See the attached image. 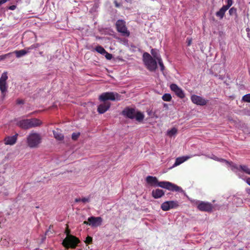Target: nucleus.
<instances>
[{
    "mask_svg": "<svg viewBox=\"0 0 250 250\" xmlns=\"http://www.w3.org/2000/svg\"><path fill=\"white\" fill-rule=\"evenodd\" d=\"M143 60L146 68L150 71H155L157 68V60L147 52H145L143 55Z\"/></svg>",
    "mask_w": 250,
    "mask_h": 250,
    "instance_id": "5",
    "label": "nucleus"
},
{
    "mask_svg": "<svg viewBox=\"0 0 250 250\" xmlns=\"http://www.w3.org/2000/svg\"><path fill=\"white\" fill-rule=\"evenodd\" d=\"M114 3L115 4V6L116 7H119L120 6V4L119 3L117 0H114Z\"/></svg>",
    "mask_w": 250,
    "mask_h": 250,
    "instance_id": "41",
    "label": "nucleus"
},
{
    "mask_svg": "<svg viewBox=\"0 0 250 250\" xmlns=\"http://www.w3.org/2000/svg\"><path fill=\"white\" fill-rule=\"evenodd\" d=\"M99 100L104 102L107 100L120 101L121 100V96L116 92H106L101 94L99 97Z\"/></svg>",
    "mask_w": 250,
    "mask_h": 250,
    "instance_id": "7",
    "label": "nucleus"
},
{
    "mask_svg": "<svg viewBox=\"0 0 250 250\" xmlns=\"http://www.w3.org/2000/svg\"><path fill=\"white\" fill-rule=\"evenodd\" d=\"M45 238H46L45 236H44L43 237H42V242H43L44 240L45 239Z\"/></svg>",
    "mask_w": 250,
    "mask_h": 250,
    "instance_id": "45",
    "label": "nucleus"
},
{
    "mask_svg": "<svg viewBox=\"0 0 250 250\" xmlns=\"http://www.w3.org/2000/svg\"><path fill=\"white\" fill-rule=\"evenodd\" d=\"M165 195V191L159 188H156L152 190L151 192V196L154 199H159L163 197Z\"/></svg>",
    "mask_w": 250,
    "mask_h": 250,
    "instance_id": "17",
    "label": "nucleus"
},
{
    "mask_svg": "<svg viewBox=\"0 0 250 250\" xmlns=\"http://www.w3.org/2000/svg\"><path fill=\"white\" fill-rule=\"evenodd\" d=\"M54 137L55 139L58 140H62L63 139L64 136L62 133H61V131L58 129L56 130H54L53 131Z\"/></svg>",
    "mask_w": 250,
    "mask_h": 250,
    "instance_id": "21",
    "label": "nucleus"
},
{
    "mask_svg": "<svg viewBox=\"0 0 250 250\" xmlns=\"http://www.w3.org/2000/svg\"><path fill=\"white\" fill-rule=\"evenodd\" d=\"M80 135V133L79 132L78 133H73L72 134V139L74 141H76Z\"/></svg>",
    "mask_w": 250,
    "mask_h": 250,
    "instance_id": "31",
    "label": "nucleus"
},
{
    "mask_svg": "<svg viewBox=\"0 0 250 250\" xmlns=\"http://www.w3.org/2000/svg\"><path fill=\"white\" fill-rule=\"evenodd\" d=\"M229 14L230 15H232L233 14H236L237 12V10L234 7H232L229 10Z\"/></svg>",
    "mask_w": 250,
    "mask_h": 250,
    "instance_id": "34",
    "label": "nucleus"
},
{
    "mask_svg": "<svg viewBox=\"0 0 250 250\" xmlns=\"http://www.w3.org/2000/svg\"><path fill=\"white\" fill-rule=\"evenodd\" d=\"M127 2H131L132 1V0H125Z\"/></svg>",
    "mask_w": 250,
    "mask_h": 250,
    "instance_id": "46",
    "label": "nucleus"
},
{
    "mask_svg": "<svg viewBox=\"0 0 250 250\" xmlns=\"http://www.w3.org/2000/svg\"><path fill=\"white\" fill-rule=\"evenodd\" d=\"M95 50L98 52L99 53L104 55L105 53H106V50L104 49L103 47L100 45H98L96 47Z\"/></svg>",
    "mask_w": 250,
    "mask_h": 250,
    "instance_id": "24",
    "label": "nucleus"
},
{
    "mask_svg": "<svg viewBox=\"0 0 250 250\" xmlns=\"http://www.w3.org/2000/svg\"><path fill=\"white\" fill-rule=\"evenodd\" d=\"M50 231L49 230V229H48L45 232V235H48V233L50 232Z\"/></svg>",
    "mask_w": 250,
    "mask_h": 250,
    "instance_id": "44",
    "label": "nucleus"
},
{
    "mask_svg": "<svg viewBox=\"0 0 250 250\" xmlns=\"http://www.w3.org/2000/svg\"><path fill=\"white\" fill-rule=\"evenodd\" d=\"M110 106L109 102H104L98 106L97 111L100 114H103L109 109Z\"/></svg>",
    "mask_w": 250,
    "mask_h": 250,
    "instance_id": "16",
    "label": "nucleus"
},
{
    "mask_svg": "<svg viewBox=\"0 0 250 250\" xmlns=\"http://www.w3.org/2000/svg\"><path fill=\"white\" fill-rule=\"evenodd\" d=\"M28 52V51H26L25 49H22L21 50H16L14 51V53L16 55L17 58L21 57L26 54Z\"/></svg>",
    "mask_w": 250,
    "mask_h": 250,
    "instance_id": "22",
    "label": "nucleus"
},
{
    "mask_svg": "<svg viewBox=\"0 0 250 250\" xmlns=\"http://www.w3.org/2000/svg\"><path fill=\"white\" fill-rule=\"evenodd\" d=\"M245 181L250 186V177L247 178L245 179Z\"/></svg>",
    "mask_w": 250,
    "mask_h": 250,
    "instance_id": "42",
    "label": "nucleus"
},
{
    "mask_svg": "<svg viewBox=\"0 0 250 250\" xmlns=\"http://www.w3.org/2000/svg\"><path fill=\"white\" fill-rule=\"evenodd\" d=\"M105 57L107 60H111L112 58V55L106 52L105 53Z\"/></svg>",
    "mask_w": 250,
    "mask_h": 250,
    "instance_id": "36",
    "label": "nucleus"
},
{
    "mask_svg": "<svg viewBox=\"0 0 250 250\" xmlns=\"http://www.w3.org/2000/svg\"><path fill=\"white\" fill-rule=\"evenodd\" d=\"M246 31H247V32L249 31H250V29H249V28H247L246 29Z\"/></svg>",
    "mask_w": 250,
    "mask_h": 250,
    "instance_id": "49",
    "label": "nucleus"
},
{
    "mask_svg": "<svg viewBox=\"0 0 250 250\" xmlns=\"http://www.w3.org/2000/svg\"><path fill=\"white\" fill-rule=\"evenodd\" d=\"M16 103L18 104H23L24 101L22 99H18L16 101Z\"/></svg>",
    "mask_w": 250,
    "mask_h": 250,
    "instance_id": "39",
    "label": "nucleus"
},
{
    "mask_svg": "<svg viewBox=\"0 0 250 250\" xmlns=\"http://www.w3.org/2000/svg\"><path fill=\"white\" fill-rule=\"evenodd\" d=\"M191 101L194 104L202 106L206 105L208 103V100L196 95H192L191 96Z\"/></svg>",
    "mask_w": 250,
    "mask_h": 250,
    "instance_id": "15",
    "label": "nucleus"
},
{
    "mask_svg": "<svg viewBox=\"0 0 250 250\" xmlns=\"http://www.w3.org/2000/svg\"><path fill=\"white\" fill-rule=\"evenodd\" d=\"M170 88L171 91L174 92L175 95L180 99H183L185 94L183 89L179 87L176 84L172 83L170 85Z\"/></svg>",
    "mask_w": 250,
    "mask_h": 250,
    "instance_id": "14",
    "label": "nucleus"
},
{
    "mask_svg": "<svg viewBox=\"0 0 250 250\" xmlns=\"http://www.w3.org/2000/svg\"><path fill=\"white\" fill-rule=\"evenodd\" d=\"M227 10L228 9L223 6L216 13V17L219 18L220 20L222 19Z\"/></svg>",
    "mask_w": 250,
    "mask_h": 250,
    "instance_id": "20",
    "label": "nucleus"
},
{
    "mask_svg": "<svg viewBox=\"0 0 250 250\" xmlns=\"http://www.w3.org/2000/svg\"><path fill=\"white\" fill-rule=\"evenodd\" d=\"M92 237L89 236H87V237L85 239V240L84 241V242L86 244H90L92 242Z\"/></svg>",
    "mask_w": 250,
    "mask_h": 250,
    "instance_id": "32",
    "label": "nucleus"
},
{
    "mask_svg": "<svg viewBox=\"0 0 250 250\" xmlns=\"http://www.w3.org/2000/svg\"><path fill=\"white\" fill-rule=\"evenodd\" d=\"M146 183L151 187H160L166 189L171 191H176L183 193L186 195V193L181 187L178 186L168 181H159L156 177L152 176H148L146 179Z\"/></svg>",
    "mask_w": 250,
    "mask_h": 250,
    "instance_id": "1",
    "label": "nucleus"
},
{
    "mask_svg": "<svg viewBox=\"0 0 250 250\" xmlns=\"http://www.w3.org/2000/svg\"><path fill=\"white\" fill-rule=\"evenodd\" d=\"M177 133V129L173 127L171 128L170 130L167 131V135L169 136H172L174 135H175Z\"/></svg>",
    "mask_w": 250,
    "mask_h": 250,
    "instance_id": "27",
    "label": "nucleus"
},
{
    "mask_svg": "<svg viewBox=\"0 0 250 250\" xmlns=\"http://www.w3.org/2000/svg\"><path fill=\"white\" fill-rule=\"evenodd\" d=\"M248 37L250 38V34L249 33H248Z\"/></svg>",
    "mask_w": 250,
    "mask_h": 250,
    "instance_id": "50",
    "label": "nucleus"
},
{
    "mask_svg": "<svg viewBox=\"0 0 250 250\" xmlns=\"http://www.w3.org/2000/svg\"><path fill=\"white\" fill-rule=\"evenodd\" d=\"M40 44L39 43H35V44H32V45H31L29 48H28V50H30V49H35V48H38L40 46Z\"/></svg>",
    "mask_w": 250,
    "mask_h": 250,
    "instance_id": "35",
    "label": "nucleus"
},
{
    "mask_svg": "<svg viewBox=\"0 0 250 250\" xmlns=\"http://www.w3.org/2000/svg\"><path fill=\"white\" fill-rule=\"evenodd\" d=\"M3 1V0H0V5L2 4H3L4 3H2V1Z\"/></svg>",
    "mask_w": 250,
    "mask_h": 250,
    "instance_id": "47",
    "label": "nucleus"
},
{
    "mask_svg": "<svg viewBox=\"0 0 250 250\" xmlns=\"http://www.w3.org/2000/svg\"><path fill=\"white\" fill-rule=\"evenodd\" d=\"M16 8V6L15 5H11V6H10L9 7H8V9L11 10H15V9Z\"/></svg>",
    "mask_w": 250,
    "mask_h": 250,
    "instance_id": "40",
    "label": "nucleus"
},
{
    "mask_svg": "<svg viewBox=\"0 0 250 250\" xmlns=\"http://www.w3.org/2000/svg\"><path fill=\"white\" fill-rule=\"evenodd\" d=\"M179 206L178 201L175 200L166 201L161 205V209L164 211H168L172 208H176Z\"/></svg>",
    "mask_w": 250,
    "mask_h": 250,
    "instance_id": "12",
    "label": "nucleus"
},
{
    "mask_svg": "<svg viewBox=\"0 0 250 250\" xmlns=\"http://www.w3.org/2000/svg\"><path fill=\"white\" fill-rule=\"evenodd\" d=\"M12 54V53H7L3 55L0 56V61L3 60L7 58V57H10Z\"/></svg>",
    "mask_w": 250,
    "mask_h": 250,
    "instance_id": "33",
    "label": "nucleus"
},
{
    "mask_svg": "<svg viewBox=\"0 0 250 250\" xmlns=\"http://www.w3.org/2000/svg\"><path fill=\"white\" fill-rule=\"evenodd\" d=\"M79 243H80V240L77 237L71 234H68L63 240L62 245L66 249H74Z\"/></svg>",
    "mask_w": 250,
    "mask_h": 250,
    "instance_id": "6",
    "label": "nucleus"
},
{
    "mask_svg": "<svg viewBox=\"0 0 250 250\" xmlns=\"http://www.w3.org/2000/svg\"><path fill=\"white\" fill-rule=\"evenodd\" d=\"M238 175H239V177H240V178H241L243 179V176H242V175H240V174H238Z\"/></svg>",
    "mask_w": 250,
    "mask_h": 250,
    "instance_id": "48",
    "label": "nucleus"
},
{
    "mask_svg": "<svg viewBox=\"0 0 250 250\" xmlns=\"http://www.w3.org/2000/svg\"><path fill=\"white\" fill-rule=\"evenodd\" d=\"M162 98L164 101L170 102L172 99V97L170 94L166 93L163 95Z\"/></svg>",
    "mask_w": 250,
    "mask_h": 250,
    "instance_id": "25",
    "label": "nucleus"
},
{
    "mask_svg": "<svg viewBox=\"0 0 250 250\" xmlns=\"http://www.w3.org/2000/svg\"><path fill=\"white\" fill-rule=\"evenodd\" d=\"M41 139L42 138L39 134L31 133L27 138L28 145L30 147H36L41 143Z\"/></svg>",
    "mask_w": 250,
    "mask_h": 250,
    "instance_id": "8",
    "label": "nucleus"
},
{
    "mask_svg": "<svg viewBox=\"0 0 250 250\" xmlns=\"http://www.w3.org/2000/svg\"><path fill=\"white\" fill-rule=\"evenodd\" d=\"M158 62V63L160 67V69H161V71L163 72L164 70H165V66L163 64V61H162V58L161 59H159V60L158 61H157Z\"/></svg>",
    "mask_w": 250,
    "mask_h": 250,
    "instance_id": "28",
    "label": "nucleus"
},
{
    "mask_svg": "<svg viewBox=\"0 0 250 250\" xmlns=\"http://www.w3.org/2000/svg\"><path fill=\"white\" fill-rule=\"evenodd\" d=\"M103 219L101 217H89L87 221H84L83 224L91 226L92 228H96L102 225Z\"/></svg>",
    "mask_w": 250,
    "mask_h": 250,
    "instance_id": "11",
    "label": "nucleus"
},
{
    "mask_svg": "<svg viewBox=\"0 0 250 250\" xmlns=\"http://www.w3.org/2000/svg\"><path fill=\"white\" fill-rule=\"evenodd\" d=\"M232 0H227V5H223V6L228 10L229 8V7L232 5Z\"/></svg>",
    "mask_w": 250,
    "mask_h": 250,
    "instance_id": "30",
    "label": "nucleus"
},
{
    "mask_svg": "<svg viewBox=\"0 0 250 250\" xmlns=\"http://www.w3.org/2000/svg\"><path fill=\"white\" fill-rule=\"evenodd\" d=\"M189 158L190 157H177V159H176L175 163L173 164V165L172 167H170L169 168H173L175 167H177V166L180 165L183 162L187 161Z\"/></svg>",
    "mask_w": 250,
    "mask_h": 250,
    "instance_id": "19",
    "label": "nucleus"
},
{
    "mask_svg": "<svg viewBox=\"0 0 250 250\" xmlns=\"http://www.w3.org/2000/svg\"><path fill=\"white\" fill-rule=\"evenodd\" d=\"M17 141V136L7 137L4 139L5 144L13 145L16 143Z\"/></svg>",
    "mask_w": 250,
    "mask_h": 250,
    "instance_id": "18",
    "label": "nucleus"
},
{
    "mask_svg": "<svg viewBox=\"0 0 250 250\" xmlns=\"http://www.w3.org/2000/svg\"><path fill=\"white\" fill-rule=\"evenodd\" d=\"M42 122L37 118L31 119H23L17 122V125L21 128L24 129H27L41 125Z\"/></svg>",
    "mask_w": 250,
    "mask_h": 250,
    "instance_id": "3",
    "label": "nucleus"
},
{
    "mask_svg": "<svg viewBox=\"0 0 250 250\" xmlns=\"http://www.w3.org/2000/svg\"><path fill=\"white\" fill-rule=\"evenodd\" d=\"M213 159L220 161V162H225L226 164H229L231 167V169L232 170H234V171L236 172V171H238L239 172H243L247 174L250 175V168L248 167V166L245 165H237L236 164H233L232 162H229L225 159L220 158L219 157H210Z\"/></svg>",
    "mask_w": 250,
    "mask_h": 250,
    "instance_id": "4",
    "label": "nucleus"
},
{
    "mask_svg": "<svg viewBox=\"0 0 250 250\" xmlns=\"http://www.w3.org/2000/svg\"><path fill=\"white\" fill-rule=\"evenodd\" d=\"M242 100L245 102L250 103V94L244 95L242 97Z\"/></svg>",
    "mask_w": 250,
    "mask_h": 250,
    "instance_id": "29",
    "label": "nucleus"
},
{
    "mask_svg": "<svg viewBox=\"0 0 250 250\" xmlns=\"http://www.w3.org/2000/svg\"><path fill=\"white\" fill-rule=\"evenodd\" d=\"M8 79L7 72H3L0 78V90L1 92V97L2 100L5 97L7 92L8 86L6 83V81Z\"/></svg>",
    "mask_w": 250,
    "mask_h": 250,
    "instance_id": "9",
    "label": "nucleus"
},
{
    "mask_svg": "<svg viewBox=\"0 0 250 250\" xmlns=\"http://www.w3.org/2000/svg\"><path fill=\"white\" fill-rule=\"evenodd\" d=\"M81 198H76L75 199V202H81Z\"/></svg>",
    "mask_w": 250,
    "mask_h": 250,
    "instance_id": "43",
    "label": "nucleus"
},
{
    "mask_svg": "<svg viewBox=\"0 0 250 250\" xmlns=\"http://www.w3.org/2000/svg\"><path fill=\"white\" fill-rule=\"evenodd\" d=\"M151 53L153 56V58L157 61H158L159 59H161L160 55L156 52V51L152 49L151 50Z\"/></svg>",
    "mask_w": 250,
    "mask_h": 250,
    "instance_id": "23",
    "label": "nucleus"
},
{
    "mask_svg": "<svg viewBox=\"0 0 250 250\" xmlns=\"http://www.w3.org/2000/svg\"><path fill=\"white\" fill-rule=\"evenodd\" d=\"M187 45L188 46H190L192 42V39L188 38L187 39Z\"/></svg>",
    "mask_w": 250,
    "mask_h": 250,
    "instance_id": "38",
    "label": "nucleus"
},
{
    "mask_svg": "<svg viewBox=\"0 0 250 250\" xmlns=\"http://www.w3.org/2000/svg\"><path fill=\"white\" fill-rule=\"evenodd\" d=\"M81 201L83 203L89 202L90 201V198L89 197H83L81 199Z\"/></svg>",
    "mask_w": 250,
    "mask_h": 250,
    "instance_id": "37",
    "label": "nucleus"
},
{
    "mask_svg": "<svg viewBox=\"0 0 250 250\" xmlns=\"http://www.w3.org/2000/svg\"><path fill=\"white\" fill-rule=\"evenodd\" d=\"M198 209L202 211L211 212L213 209V205L208 202L201 201L197 206Z\"/></svg>",
    "mask_w": 250,
    "mask_h": 250,
    "instance_id": "13",
    "label": "nucleus"
},
{
    "mask_svg": "<svg viewBox=\"0 0 250 250\" xmlns=\"http://www.w3.org/2000/svg\"><path fill=\"white\" fill-rule=\"evenodd\" d=\"M122 114L129 119H135L139 122H141L144 119V114L140 111H136L133 108L126 107L122 112Z\"/></svg>",
    "mask_w": 250,
    "mask_h": 250,
    "instance_id": "2",
    "label": "nucleus"
},
{
    "mask_svg": "<svg viewBox=\"0 0 250 250\" xmlns=\"http://www.w3.org/2000/svg\"><path fill=\"white\" fill-rule=\"evenodd\" d=\"M0 194H2L5 196H7L9 194L8 191L4 187L0 185Z\"/></svg>",
    "mask_w": 250,
    "mask_h": 250,
    "instance_id": "26",
    "label": "nucleus"
},
{
    "mask_svg": "<svg viewBox=\"0 0 250 250\" xmlns=\"http://www.w3.org/2000/svg\"><path fill=\"white\" fill-rule=\"evenodd\" d=\"M115 26L118 32L121 33L123 36H129L130 32L127 30L125 21L123 20H119L116 21Z\"/></svg>",
    "mask_w": 250,
    "mask_h": 250,
    "instance_id": "10",
    "label": "nucleus"
}]
</instances>
